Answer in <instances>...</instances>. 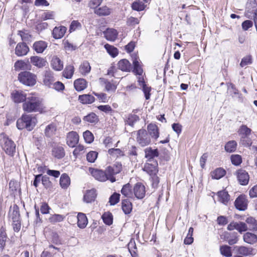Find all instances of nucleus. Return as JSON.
<instances>
[{
  "mask_svg": "<svg viewBox=\"0 0 257 257\" xmlns=\"http://www.w3.org/2000/svg\"><path fill=\"white\" fill-rule=\"evenodd\" d=\"M42 108V99L34 94L28 95L23 104V110L28 112L40 111Z\"/></svg>",
  "mask_w": 257,
  "mask_h": 257,
  "instance_id": "f257e3e1",
  "label": "nucleus"
},
{
  "mask_svg": "<svg viewBox=\"0 0 257 257\" xmlns=\"http://www.w3.org/2000/svg\"><path fill=\"white\" fill-rule=\"evenodd\" d=\"M36 117L32 114H23L17 121V126L19 130L26 128L32 131L37 123Z\"/></svg>",
  "mask_w": 257,
  "mask_h": 257,
  "instance_id": "f03ea898",
  "label": "nucleus"
},
{
  "mask_svg": "<svg viewBox=\"0 0 257 257\" xmlns=\"http://www.w3.org/2000/svg\"><path fill=\"white\" fill-rule=\"evenodd\" d=\"M0 144L5 153L11 156H13L16 152V145L15 143L6 136L0 135Z\"/></svg>",
  "mask_w": 257,
  "mask_h": 257,
  "instance_id": "7ed1b4c3",
  "label": "nucleus"
},
{
  "mask_svg": "<svg viewBox=\"0 0 257 257\" xmlns=\"http://www.w3.org/2000/svg\"><path fill=\"white\" fill-rule=\"evenodd\" d=\"M37 79L36 74L27 71L21 72L18 76V80L23 84L28 86H34L36 83Z\"/></svg>",
  "mask_w": 257,
  "mask_h": 257,
  "instance_id": "20e7f679",
  "label": "nucleus"
},
{
  "mask_svg": "<svg viewBox=\"0 0 257 257\" xmlns=\"http://www.w3.org/2000/svg\"><path fill=\"white\" fill-rule=\"evenodd\" d=\"M122 170V165L120 163L116 162L112 166H109L106 168V171L111 182H114L116 179L114 176L119 173Z\"/></svg>",
  "mask_w": 257,
  "mask_h": 257,
  "instance_id": "39448f33",
  "label": "nucleus"
},
{
  "mask_svg": "<svg viewBox=\"0 0 257 257\" xmlns=\"http://www.w3.org/2000/svg\"><path fill=\"white\" fill-rule=\"evenodd\" d=\"M137 141L142 147L146 146L150 144V137L145 130L141 129L137 132Z\"/></svg>",
  "mask_w": 257,
  "mask_h": 257,
  "instance_id": "423d86ee",
  "label": "nucleus"
},
{
  "mask_svg": "<svg viewBox=\"0 0 257 257\" xmlns=\"http://www.w3.org/2000/svg\"><path fill=\"white\" fill-rule=\"evenodd\" d=\"M89 171L91 175L97 180L104 182L109 180L106 170L103 171L97 169L90 168Z\"/></svg>",
  "mask_w": 257,
  "mask_h": 257,
  "instance_id": "0eeeda50",
  "label": "nucleus"
},
{
  "mask_svg": "<svg viewBox=\"0 0 257 257\" xmlns=\"http://www.w3.org/2000/svg\"><path fill=\"white\" fill-rule=\"evenodd\" d=\"M235 208L240 211H244L247 207V200L244 195H239L235 200Z\"/></svg>",
  "mask_w": 257,
  "mask_h": 257,
  "instance_id": "6e6552de",
  "label": "nucleus"
},
{
  "mask_svg": "<svg viewBox=\"0 0 257 257\" xmlns=\"http://www.w3.org/2000/svg\"><path fill=\"white\" fill-rule=\"evenodd\" d=\"M143 170L151 176L157 175L158 172L157 162L153 161V163H146L144 165Z\"/></svg>",
  "mask_w": 257,
  "mask_h": 257,
  "instance_id": "1a4fd4ad",
  "label": "nucleus"
},
{
  "mask_svg": "<svg viewBox=\"0 0 257 257\" xmlns=\"http://www.w3.org/2000/svg\"><path fill=\"white\" fill-rule=\"evenodd\" d=\"M79 141V136L78 134L74 131L69 132L67 135V144L71 148L75 147Z\"/></svg>",
  "mask_w": 257,
  "mask_h": 257,
  "instance_id": "9d476101",
  "label": "nucleus"
},
{
  "mask_svg": "<svg viewBox=\"0 0 257 257\" xmlns=\"http://www.w3.org/2000/svg\"><path fill=\"white\" fill-rule=\"evenodd\" d=\"M237 180L241 185H246L248 184L249 176L248 173L242 169L238 170L236 173Z\"/></svg>",
  "mask_w": 257,
  "mask_h": 257,
  "instance_id": "9b49d317",
  "label": "nucleus"
},
{
  "mask_svg": "<svg viewBox=\"0 0 257 257\" xmlns=\"http://www.w3.org/2000/svg\"><path fill=\"white\" fill-rule=\"evenodd\" d=\"M54 81L53 72L49 69L45 70L43 80L44 84L48 87H51Z\"/></svg>",
  "mask_w": 257,
  "mask_h": 257,
  "instance_id": "f8f14e48",
  "label": "nucleus"
},
{
  "mask_svg": "<svg viewBox=\"0 0 257 257\" xmlns=\"http://www.w3.org/2000/svg\"><path fill=\"white\" fill-rule=\"evenodd\" d=\"M134 193L138 199H142L145 196V187L141 183H137L134 187Z\"/></svg>",
  "mask_w": 257,
  "mask_h": 257,
  "instance_id": "ddd939ff",
  "label": "nucleus"
},
{
  "mask_svg": "<svg viewBox=\"0 0 257 257\" xmlns=\"http://www.w3.org/2000/svg\"><path fill=\"white\" fill-rule=\"evenodd\" d=\"M29 51L28 46L25 43H19L15 48V54L18 56L27 55Z\"/></svg>",
  "mask_w": 257,
  "mask_h": 257,
  "instance_id": "4468645a",
  "label": "nucleus"
},
{
  "mask_svg": "<svg viewBox=\"0 0 257 257\" xmlns=\"http://www.w3.org/2000/svg\"><path fill=\"white\" fill-rule=\"evenodd\" d=\"M26 94L22 91L16 90L12 93V98L15 103L25 101L27 98Z\"/></svg>",
  "mask_w": 257,
  "mask_h": 257,
  "instance_id": "2eb2a0df",
  "label": "nucleus"
},
{
  "mask_svg": "<svg viewBox=\"0 0 257 257\" xmlns=\"http://www.w3.org/2000/svg\"><path fill=\"white\" fill-rule=\"evenodd\" d=\"M31 63L38 68H41L45 67L47 64L46 60L39 56H32L30 58Z\"/></svg>",
  "mask_w": 257,
  "mask_h": 257,
  "instance_id": "dca6fc26",
  "label": "nucleus"
},
{
  "mask_svg": "<svg viewBox=\"0 0 257 257\" xmlns=\"http://www.w3.org/2000/svg\"><path fill=\"white\" fill-rule=\"evenodd\" d=\"M237 253L244 256H248L254 254V249L251 247L244 246H236L235 247Z\"/></svg>",
  "mask_w": 257,
  "mask_h": 257,
  "instance_id": "f3484780",
  "label": "nucleus"
},
{
  "mask_svg": "<svg viewBox=\"0 0 257 257\" xmlns=\"http://www.w3.org/2000/svg\"><path fill=\"white\" fill-rule=\"evenodd\" d=\"M105 38L110 41H114L118 35L117 31L112 28H107L104 32Z\"/></svg>",
  "mask_w": 257,
  "mask_h": 257,
  "instance_id": "a211bd4d",
  "label": "nucleus"
},
{
  "mask_svg": "<svg viewBox=\"0 0 257 257\" xmlns=\"http://www.w3.org/2000/svg\"><path fill=\"white\" fill-rule=\"evenodd\" d=\"M51 66L55 71H61L63 68V63L57 56H54L51 61Z\"/></svg>",
  "mask_w": 257,
  "mask_h": 257,
  "instance_id": "6ab92c4d",
  "label": "nucleus"
},
{
  "mask_svg": "<svg viewBox=\"0 0 257 257\" xmlns=\"http://www.w3.org/2000/svg\"><path fill=\"white\" fill-rule=\"evenodd\" d=\"M149 0H138L134 2L132 4V9L136 11H142L145 9L146 5L145 3H148Z\"/></svg>",
  "mask_w": 257,
  "mask_h": 257,
  "instance_id": "aec40b11",
  "label": "nucleus"
},
{
  "mask_svg": "<svg viewBox=\"0 0 257 257\" xmlns=\"http://www.w3.org/2000/svg\"><path fill=\"white\" fill-rule=\"evenodd\" d=\"M96 197V190L94 189L87 190L84 195L83 200L86 203H89L94 201Z\"/></svg>",
  "mask_w": 257,
  "mask_h": 257,
  "instance_id": "412c9836",
  "label": "nucleus"
},
{
  "mask_svg": "<svg viewBox=\"0 0 257 257\" xmlns=\"http://www.w3.org/2000/svg\"><path fill=\"white\" fill-rule=\"evenodd\" d=\"M147 128L149 135L153 139L157 140L159 137V129L157 125L155 124L150 123L148 125Z\"/></svg>",
  "mask_w": 257,
  "mask_h": 257,
  "instance_id": "4be33fe9",
  "label": "nucleus"
},
{
  "mask_svg": "<svg viewBox=\"0 0 257 257\" xmlns=\"http://www.w3.org/2000/svg\"><path fill=\"white\" fill-rule=\"evenodd\" d=\"M47 47V43L43 41L35 42L33 46L34 50L37 53H42Z\"/></svg>",
  "mask_w": 257,
  "mask_h": 257,
  "instance_id": "5701e85b",
  "label": "nucleus"
},
{
  "mask_svg": "<svg viewBox=\"0 0 257 257\" xmlns=\"http://www.w3.org/2000/svg\"><path fill=\"white\" fill-rule=\"evenodd\" d=\"M14 67L16 71H19L21 70H30L31 66L29 63L23 60H18L15 62Z\"/></svg>",
  "mask_w": 257,
  "mask_h": 257,
  "instance_id": "b1692460",
  "label": "nucleus"
},
{
  "mask_svg": "<svg viewBox=\"0 0 257 257\" xmlns=\"http://www.w3.org/2000/svg\"><path fill=\"white\" fill-rule=\"evenodd\" d=\"M66 31L64 26L56 27L53 30L52 34L55 39H60L63 37Z\"/></svg>",
  "mask_w": 257,
  "mask_h": 257,
  "instance_id": "393cba45",
  "label": "nucleus"
},
{
  "mask_svg": "<svg viewBox=\"0 0 257 257\" xmlns=\"http://www.w3.org/2000/svg\"><path fill=\"white\" fill-rule=\"evenodd\" d=\"M74 86L77 91H81L87 87V81L83 78L77 79L74 81Z\"/></svg>",
  "mask_w": 257,
  "mask_h": 257,
  "instance_id": "a878e982",
  "label": "nucleus"
},
{
  "mask_svg": "<svg viewBox=\"0 0 257 257\" xmlns=\"http://www.w3.org/2000/svg\"><path fill=\"white\" fill-rule=\"evenodd\" d=\"M243 239L245 242L253 244L257 242V235L254 233L247 232L244 234Z\"/></svg>",
  "mask_w": 257,
  "mask_h": 257,
  "instance_id": "bb28decb",
  "label": "nucleus"
},
{
  "mask_svg": "<svg viewBox=\"0 0 257 257\" xmlns=\"http://www.w3.org/2000/svg\"><path fill=\"white\" fill-rule=\"evenodd\" d=\"M145 157L148 159L150 162L155 157L159 156L158 149H152L151 148H147L145 150Z\"/></svg>",
  "mask_w": 257,
  "mask_h": 257,
  "instance_id": "cd10ccee",
  "label": "nucleus"
},
{
  "mask_svg": "<svg viewBox=\"0 0 257 257\" xmlns=\"http://www.w3.org/2000/svg\"><path fill=\"white\" fill-rule=\"evenodd\" d=\"M88 223V220L85 214L79 213L77 215V225L80 228H84Z\"/></svg>",
  "mask_w": 257,
  "mask_h": 257,
  "instance_id": "c85d7f7f",
  "label": "nucleus"
},
{
  "mask_svg": "<svg viewBox=\"0 0 257 257\" xmlns=\"http://www.w3.org/2000/svg\"><path fill=\"white\" fill-rule=\"evenodd\" d=\"M99 80L102 84L104 85L105 88L107 91L114 92L116 89V85L109 81L107 79L103 78H100Z\"/></svg>",
  "mask_w": 257,
  "mask_h": 257,
  "instance_id": "c756f323",
  "label": "nucleus"
},
{
  "mask_svg": "<svg viewBox=\"0 0 257 257\" xmlns=\"http://www.w3.org/2000/svg\"><path fill=\"white\" fill-rule=\"evenodd\" d=\"M83 121L89 123L96 124L99 121L98 116L94 112H90L83 118Z\"/></svg>",
  "mask_w": 257,
  "mask_h": 257,
  "instance_id": "7c9ffc66",
  "label": "nucleus"
},
{
  "mask_svg": "<svg viewBox=\"0 0 257 257\" xmlns=\"http://www.w3.org/2000/svg\"><path fill=\"white\" fill-rule=\"evenodd\" d=\"M119 69L122 71H130L131 69V64L126 59L120 60L117 63Z\"/></svg>",
  "mask_w": 257,
  "mask_h": 257,
  "instance_id": "2f4dec72",
  "label": "nucleus"
},
{
  "mask_svg": "<svg viewBox=\"0 0 257 257\" xmlns=\"http://www.w3.org/2000/svg\"><path fill=\"white\" fill-rule=\"evenodd\" d=\"M60 186L63 189H67L70 184V178L66 173L62 174L59 181Z\"/></svg>",
  "mask_w": 257,
  "mask_h": 257,
  "instance_id": "473e14b6",
  "label": "nucleus"
},
{
  "mask_svg": "<svg viewBox=\"0 0 257 257\" xmlns=\"http://www.w3.org/2000/svg\"><path fill=\"white\" fill-rule=\"evenodd\" d=\"M57 127L55 124L51 123L48 125L45 130V135L47 137H52L56 134Z\"/></svg>",
  "mask_w": 257,
  "mask_h": 257,
  "instance_id": "72a5a7b5",
  "label": "nucleus"
},
{
  "mask_svg": "<svg viewBox=\"0 0 257 257\" xmlns=\"http://www.w3.org/2000/svg\"><path fill=\"white\" fill-rule=\"evenodd\" d=\"M78 100L83 104H91L95 101V98L90 94H83L79 96Z\"/></svg>",
  "mask_w": 257,
  "mask_h": 257,
  "instance_id": "f704fd0d",
  "label": "nucleus"
},
{
  "mask_svg": "<svg viewBox=\"0 0 257 257\" xmlns=\"http://www.w3.org/2000/svg\"><path fill=\"white\" fill-rule=\"evenodd\" d=\"M219 201L226 205L230 200V196L228 192L225 191H220L217 193Z\"/></svg>",
  "mask_w": 257,
  "mask_h": 257,
  "instance_id": "c9c22d12",
  "label": "nucleus"
},
{
  "mask_svg": "<svg viewBox=\"0 0 257 257\" xmlns=\"http://www.w3.org/2000/svg\"><path fill=\"white\" fill-rule=\"evenodd\" d=\"M91 70L89 63L87 61H83L79 66V70L83 75H86L89 73Z\"/></svg>",
  "mask_w": 257,
  "mask_h": 257,
  "instance_id": "e433bc0d",
  "label": "nucleus"
},
{
  "mask_svg": "<svg viewBox=\"0 0 257 257\" xmlns=\"http://www.w3.org/2000/svg\"><path fill=\"white\" fill-rule=\"evenodd\" d=\"M52 155L57 159H61L65 156L64 149L61 146H56L52 150Z\"/></svg>",
  "mask_w": 257,
  "mask_h": 257,
  "instance_id": "4c0bfd02",
  "label": "nucleus"
},
{
  "mask_svg": "<svg viewBox=\"0 0 257 257\" xmlns=\"http://www.w3.org/2000/svg\"><path fill=\"white\" fill-rule=\"evenodd\" d=\"M228 90L232 97L237 96L238 98V101L240 102L243 101V98L241 94L239 93L238 90L236 88L234 85L230 83L228 86Z\"/></svg>",
  "mask_w": 257,
  "mask_h": 257,
  "instance_id": "58836bf2",
  "label": "nucleus"
},
{
  "mask_svg": "<svg viewBox=\"0 0 257 257\" xmlns=\"http://www.w3.org/2000/svg\"><path fill=\"white\" fill-rule=\"evenodd\" d=\"M74 72V66L72 65H67L63 71V76L67 79H70L72 78Z\"/></svg>",
  "mask_w": 257,
  "mask_h": 257,
  "instance_id": "ea45409f",
  "label": "nucleus"
},
{
  "mask_svg": "<svg viewBox=\"0 0 257 257\" xmlns=\"http://www.w3.org/2000/svg\"><path fill=\"white\" fill-rule=\"evenodd\" d=\"M122 209L125 214H130L132 210V203L127 199L122 201Z\"/></svg>",
  "mask_w": 257,
  "mask_h": 257,
  "instance_id": "a19ab883",
  "label": "nucleus"
},
{
  "mask_svg": "<svg viewBox=\"0 0 257 257\" xmlns=\"http://www.w3.org/2000/svg\"><path fill=\"white\" fill-rule=\"evenodd\" d=\"M94 13L99 16H108L111 13V10L106 6H102L96 9Z\"/></svg>",
  "mask_w": 257,
  "mask_h": 257,
  "instance_id": "79ce46f5",
  "label": "nucleus"
},
{
  "mask_svg": "<svg viewBox=\"0 0 257 257\" xmlns=\"http://www.w3.org/2000/svg\"><path fill=\"white\" fill-rule=\"evenodd\" d=\"M9 214L13 221L20 220V214L19 208L17 205H14L12 211H10Z\"/></svg>",
  "mask_w": 257,
  "mask_h": 257,
  "instance_id": "37998d69",
  "label": "nucleus"
},
{
  "mask_svg": "<svg viewBox=\"0 0 257 257\" xmlns=\"http://www.w3.org/2000/svg\"><path fill=\"white\" fill-rule=\"evenodd\" d=\"M121 194L126 197H132L133 193L132 190V186L130 183H127L123 186L121 190Z\"/></svg>",
  "mask_w": 257,
  "mask_h": 257,
  "instance_id": "c03bdc74",
  "label": "nucleus"
},
{
  "mask_svg": "<svg viewBox=\"0 0 257 257\" xmlns=\"http://www.w3.org/2000/svg\"><path fill=\"white\" fill-rule=\"evenodd\" d=\"M104 48L107 52L113 58L115 57L118 54L117 49L112 45L106 44L104 45Z\"/></svg>",
  "mask_w": 257,
  "mask_h": 257,
  "instance_id": "a18cd8bd",
  "label": "nucleus"
},
{
  "mask_svg": "<svg viewBox=\"0 0 257 257\" xmlns=\"http://www.w3.org/2000/svg\"><path fill=\"white\" fill-rule=\"evenodd\" d=\"M225 174V171L220 168L215 169L211 173L212 178L219 179L223 177Z\"/></svg>",
  "mask_w": 257,
  "mask_h": 257,
  "instance_id": "49530a36",
  "label": "nucleus"
},
{
  "mask_svg": "<svg viewBox=\"0 0 257 257\" xmlns=\"http://www.w3.org/2000/svg\"><path fill=\"white\" fill-rule=\"evenodd\" d=\"M236 142L235 141H230L225 145V150L228 153H232L236 150Z\"/></svg>",
  "mask_w": 257,
  "mask_h": 257,
  "instance_id": "de8ad7c7",
  "label": "nucleus"
},
{
  "mask_svg": "<svg viewBox=\"0 0 257 257\" xmlns=\"http://www.w3.org/2000/svg\"><path fill=\"white\" fill-rule=\"evenodd\" d=\"M246 223L249 225V229L257 231V220L252 217H249L245 220Z\"/></svg>",
  "mask_w": 257,
  "mask_h": 257,
  "instance_id": "09e8293b",
  "label": "nucleus"
},
{
  "mask_svg": "<svg viewBox=\"0 0 257 257\" xmlns=\"http://www.w3.org/2000/svg\"><path fill=\"white\" fill-rule=\"evenodd\" d=\"M139 120V117L135 114H130L128 115L127 119L125 120V123L133 126L135 123Z\"/></svg>",
  "mask_w": 257,
  "mask_h": 257,
  "instance_id": "8fccbe9b",
  "label": "nucleus"
},
{
  "mask_svg": "<svg viewBox=\"0 0 257 257\" xmlns=\"http://www.w3.org/2000/svg\"><path fill=\"white\" fill-rule=\"evenodd\" d=\"M220 251L221 254L226 257H230L232 255L231 247L228 245L221 246Z\"/></svg>",
  "mask_w": 257,
  "mask_h": 257,
  "instance_id": "3c124183",
  "label": "nucleus"
},
{
  "mask_svg": "<svg viewBox=\"0 0 257 257\" xmlns=\"http://www.w3.org/2000/svg\"><path fill=\"white\" fill-rule=\"evenodd\" d=\"M47 249L48 250H44L42 252L41 255V257H49L55 254V252L51 251V249H57L58 251L59 250V248L55 247L53 245H50Z\"/></svg>",
  "mask_w": 257,
  "mask_h": 257,
  "instance_id": "603ef678",
  "label": "nucleus"
},
{
  "mask_svg": "<svg viewBox=\"0 0 257 257\" xmlns=\"http://www.w3.org/2000/svg\"><path fill=\"white\" fill-rule=\"evenodd\" d=\"M193 228L191 227L189 228L188 234L184 239V243L185 244H191L192 243H193L194 239L192 237L193 233Z\"/></svg>",
  "mask_w": 257,
  "mask_h": 257,
  "instance_id": "864d4df0",
  "label": "nucleus"
},
{
  "mask_svg": "<svg viewBox=\"0 0 257 257\" xmlns=\"http://www.w3.org/2000/svg\"><path fill=\"white\" fill-rule=\"evenodd\" d=\"M235 229L240 233L245 231L248 229L246 224L243 222H235Z\"/></svg>",
  "mask_w": 257,
  "mask_h": 257,
  "instance_id": "5fc2aeb1",
  "label": "nucleus"
},
{
  "mask_svg": "<svg viewBox=\"0 0 257 257\" xmlns=\"http://www.w3.org/2000/svg\"><path fill=\"white\" fill-rule=\"evenodd\" d=\"M108 154L113 157L123 156L122 151L119 149L111 148L108 151Z\"/></svg>",
  "mask_w": 257,
  "mask_h": 257,
  "instance_id": "6e6d98bb",
  "label": "nucleus"
},
{
  "mask_svg": "<svg viewBox=\"0 0 257 257\" xmlns=\"http://www.w3.org/2000/svg\"><path fill=\"white\" fill-rule=\"evenodd\" d=\"M64 218V217L62 215L55 214L51 216L49 220L50 222L55 223L62 221Z\"/></svg>",
  "mask_w": 257,
  "mask_h": 257,
  "instance_id": "4d7b16f0",
  "label": "nucleus"
},
{
  "mask_svg": "<svg viewBox=\"0 0 257 257\" xmlns=\"http://www.w3.org/2000/svg\"><path fill=\"white\" fill-rule=\"evenodd\" d=\"M134 70L133 71L138 75H141L143 73V69L139 64V61L137 59L133 61Z\"/></svg>",
  "mask_w": 257,
  "mask_h": 257,
  "instance_id": "13d9d810",
  "label": "nucleus"
},
{
  "mask_svg": "<svg viewBox=\"0 0 257 257\" xmlns=\"http://www.w3.org/2000/svg\"><path fill=\"white\" fill-rule=\"evenodd\" d=\"M83 137L85 141L88 144L91 143L94 140L93 135L89 131L83 133Z\"/></svg>",
  "mask_w": 257,
  "mask_h": 257,
  "instance_id": "bf43d9fd",
  "label": "nucleus"
},
{
  "mask_svg": "<svg viewBox=\"0 0 257 257\" xmlns=\"http://www.w3.org/2000/svg\"><path fill=\"white\" fill-rule=\"evenodd\" d=\"M98 153L95 151H90L86 155L87 160L90 163H94L97 158Z\"/></svg>",
  "mask_w": 257,
  "mask_h": 257,
  "instance_id": "052dcab7",
  "label": "nucleus"
},
{
  "mask_svg": "<svg viewBox=\"0 0 257 257\" xmlns=\"http://www.w3.org/2000/svg\"><path fill=\"white\" fill-rule=\"evenodd\" d=\"M120 194L114 193L109 198V202L111 205H114L119 201Z\"/></svg>",
  "mask_w": 257,
  "mask_h": 257,
  "instance_id": "680f3d73",
  "label": "nucleus"
},
{
  "mask_svg": "<svg viewBox=\"0 0 257 257\" xmlns=\"http://www.w3.org/2000/svg\"><path fill=\"white\" fill-rule=\"evenodd\" d=\"M230 159L232 163L235 166L239 165L242 162L241 157L239 155H232Z\"/></svg>",
  "mask_w": 257,
  "mask_h": 257,
  "instance_id": "e2e57ef3",
  "label": "nucleus"
},
{
  "mask_svg": "<svg viewBox=\"0 0 257 257\" xmlns=\"http://www.w3.org/2000/svg\"><path fill=\"white\" fill-rule=\"evenodd\" d=\"M41 182L43 186L46 188H50L52 187V183L50 181V178L47 175L42 177Z\"/></svg>",
  "mask_w": 257,
  "mask_h": 257,
  "instance_id": "0e129e2a",
  "label": "nucleus"
},
{
  "mask_svg": "<svg viewBox=\"0 0 257 257\" xmlns=\"http://www.w3.org/2000/svg\"><path fill=\"white\" fill-rule=\"evenodd\" d=\"M104 223L108 225L112 223V216L111 214L104 213L102 216Z\"/></svg>",
  "mask_w": 257,
  "mask_h": 257,
  "instance_id": "69168bd1",
  "label": "nucleus"
},
{
  "mask_svg": "<svg viewBox=\"0 0 257 257\" xmlns=\"http://www.w3.org/2000/svg\"><path fill=\"white\" fill-rule=\"evenodd\" d=\"M97 108L99 110L102 111L106 113H108V114H111L113 111L112 108L109 105H99L97 107Z\"/></svg>",
  "mask_w": 257,
  "mask_h": 257,
  "instance_id": "338daca9",
  "label": "nucleus"
},
{
  "mask_svg": "<svg viewBox=\"0 0 257 257\" xmlns=\"http://www.w3.org/2000/svg\"><path fill=\"white\" fill-rule=\"evenodd\" d=\"M251 130L247 127L246 125H242L239 130V133L242 135V137L247 136L250 134Z\"/></svg>",
  "mask_w": 257,
  "mask_h": 257,
  "instance_id": "774afa93",
  "label": "nucleus"
}]
</instances>
